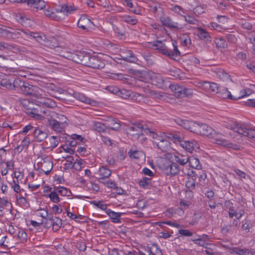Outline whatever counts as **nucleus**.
<instances>
[{
	"mask_svg": "<svg viewBox=\"0 0 255 255\" xmlns=\"http://www.w3.org/2000/svg\"><path fill=\"white\" fill-rule=\"evenodd\" d=\"M49 197L50 200L54 203H58L60 201V199L58 196V194L55 190L50 192L49 195Z\"/></svg>",
	"mask_w": 255,
	"mask_h": 255,
	"instance_id": "50",
	"label": "nucleus"
},
{
	"mask_svg": "<svg viewBox=\"0 0 255 255\" xmlns=\"http://www.w3.org/2000/svg\"><path fill=\"white\" fill-rule=\"evenodd\" d=\"M175 122L177 125L182 126L185 128L187 129H189V126L190 125V123H191L183 121L179 118L175 119Z\"/></svg>",
	"mask_w": 255,
	"mask_h": 255,
	"instance_id": "49",
	"label": "nucleus"
},
{
	"mask_svg": "<svg viewBox=\"0 0 255 255\" xmlns=\"http://www.w3.org/2000/svg\"><path fill=\"white\" fill-rule=\"evenodd\" d=\"M99 172L100 175L101 176V179L108 178L111 174L110 170L105 167L100 168Z\"/></svg>",
	"mask_w": 255,
	"mask_h": 255,
	"instance_id": "37",
	"label": "nucleus"
},
{
	"mask_svg": "<svg viewBox=\"0 0 255 255\" xmlns=\"http://www.w3.org/2000/svg\"><path fill=\"white\" fill-rule=\"evenodd\" d=\"M118 95L123 99H130L138 101H140V100L143 98V96L141 95L134 93L130 90L125 89H119Z\"/></svg>",
	"mask_w": 255,
	"mask_h": 255,
	"instance_id": "11",
	"label": "nucleus"
},
{
	"mask_svg": "<svg viewBox=\"0 0 255 255\" xmlns=\"http://www.w3.org/2000/svg\"><path fill=\"white\" fill-rule=\"evenodd\" d=\"M148 251H149L150 255H162L160 249L156 244H153L151 247L148 248Z\"/></svg>",
	"mask_w": 255,
	"mask_h": 255,
	"instance_id": "36",
	"label": "nucleus"
},
{
	"mask_svg": "<svg viewBox=\"0 0 255 255\" xmlns=\"http://www.w3.org/2000/svg\"><path fill=\"white\" fill-rule=\"evenodd\" d=\"M106 214L109 216L113 222L117 223L120 222L121 216L123 214V213L115 212L110 209L106 211Z\"/></svg>",
	"mask_w": 255,
	"mask_h": 255,
	"instance_id": "26",
	"label": "nucleus"
},
{
	"mask_svg": "<svg viewBox=\"0 0 255 255\" xmlns=\"http://www.w3.org/2000/svg\"><path fill=\"white\" fill-rule=\"evenodd\" d=\"M90 55L84 51H76L71 54L68 58L76 63L86 66Z\"/></svg>",
	"mask_w": 255,
	"mask_h": 255,
	"instance_id": "7",
	"label": "nucleus"
},
{
	"mask_svg": "<svg viewBox=\"0 0 255 255\" xmlns=\"http://www.w3.org/2000/svg\"><path fill=\"white\" fill-rule=\"evenodd\" d=\"M169 87L176 97H189L193 95L192 89H188L183 86L171 84Z\"/></svg>",
	"mask_w": 255,
	"mask_h": 255,
	"instance_id": "6",
	"label": "nucleus"
},
{
	"mask_svg": "<svg viewBox=\"0 0 255 255\" xmlns=\"http://www.w3.org/2000/svg\"><path fill=\"white\" fill-rule=\"evenodd\" d=\"M162 93L157 92L154 90H150L149 91V96L154 99H159L162 97Z\"/></svg>",
	"mask_w": 255,
	"mask_h": 255,
	"instance_id": "55",
	"label": "nucleus"
},
{
	"mask_svg": "<svg viewBox=\"0 0 255 255\" xmlns=\"http://www.w3.org/2000/svg\"><path fill=\"white\" fill-rule=\"evenodd\" d=\"M73 96L77 100L85 104H89L93 106H96L97 105V103L96 101L87 97L83 94L79 93H74Z\"/></svg>",
	"mask_w": 255,
	"mask_h": 255,
	"instance_id": "18",
	"label": "nucleus"
},
{
	"mask_svg": "<svg viewBox=\"0 0 255 255\" xmlns=\"http://www.w3.org/2000/svg\"><path fill=\"white\" fill-rule=\"evenodd\" d=\"M192 241L196 245L201 246L204 247L207 245L206 242L203 240V239L199 238L197 239L192 240Z\"/></svg>",
	"mask_w": 255,
	"mask_h": 255,
	"instance_id": "64",
	"label": "nucleus"
},
{
	"mask_svg": "<svg viewBox=\"0 0 255 255\" xmlns=\"http://www.w3.org/2000/svg\"><path fill=\"white\" fill-rule=\"evenodd\" d=\"M156 146L162 151H166L169 147V142L163 137L159 138L158 141H154Z\"/></svg>",
	"mask_w": 255,
	"mask_h": 255,
	"instance_id": "22",
	"label": "nucleus"
},
{
	"mask_svg": "<svg viewBox=\"0 0 255 255\" xmlns=\"http://www.w3.org/2000/svg\"><path fill=\"white\" fill-rule=\"evenodd\" d=\"M224 126L227 128L231 129L240 135L247 136L255 140V132L254 130L247 128L244 125L237 123L236 121H231L230 123H225Z\"/></svg>",
	"mask_w": 255,
	"mask_h": 255,
	"instance_id": "4",
	"label": "nucleus"
},
{
	"mask_svg": "<svg viewBox=\"0 0 255 255\" xmlns=\"http://www.w3.org/2000/svg\"><path fill=\"white\" fill-rule=\"evenodd\" d=\"M47 145H49V147L55 148L56 147L59 141L58 140V137L55 136H51L48 140L46 141Z\"/></svg>",
	"mask_w": 255,
	"mask_h": 255,
	"instance_id": "39",
	"label": "nucleus"
},
{
	"mask_svg": "<svg viewBox=\"0 0 255 255\" xmlns=\"http://www.w3.org/2000/svg\"><path fill=\"white\" fill-rule=\"evenodd\" d=\"M17 203L21 206L25 207L27 204L26 199L22 196L16 197Z\"/></svg>",
	"mask_w": 255,
	"mask_h": 255,
	"instance_id": "58",
	"label": "nucleus"
},
{
	"mask_svg": "<svg viewBox=\"0 0 255 255\" xmlns=\"http://www.w3.org/2000/svg\"><path fill=\"white\" fill-rule=\"evenodd\" d=\"M128 154L131 158L134 159H138L142 156V152L138 150H131L128 152Z\"/></svg>",
	"mask_w": 255,
	"mask_h": 255,
	"instance_id": "46",
	"label": "nucleus"
},
{
	"mask_svg": "<svg viewBox=\"0 0 255 255\" xmlns=\"http://www.w3.org/2000/svg\"><path fill=\"white\" fill-rule=\"evenodd\" d=\"M33 134L35 139L38 142L42 141L48 136L47 132L37 128L34 129Z\"/></svg>",
	"mask_w": 255,
	"mask_h": 255,
	"instance_id": "24",
	"label": "nucleus"
},
{
	"mask_svg": "<svg viewBox=\"0 0 255 255\" xmlns=\"http://www.w3.org/2000/svg\"><path fill=\"white\" fill-rule=\"evenodd\" d=\"M216 47L218 48L222 49L227 47V43L225 40L222 38H216L215 40Z\"/></svg>",
	"mask_w": 255,
	"mask_h": 255,
	"instance_id": "40",
	"label": "nucleus"
},
{
	"mask_svg": "<svg viewBox=\"0 0 255 255\" xmlns=\"http://www.w3.org/2000/svg\"><path fill=\"white\" fill-rule=\"evenodd\" d=\"M144 132L147 134H149V135L153 139H155V141H158L159 140V138H161L162 136L158 135L157 133L154 132L153 131H151L150 128H146L144 129Z\"/></svg>",
	"mask_w": 255,
	"mask_h": 255,
	"instance_id": "45",
	"label": "nucleus"
},
{
	"mask_svg": "<svg viewBox=\"0 0 255 255\" xmlns=\"http://www.w3.org/2000/svg\"><path fill=\"white\" fill-rule=\"evenodd\" d=\"M231 253L238 255H253L252 250L249 249H241L239 248H235L232 249Z\"/></svg>",
	"mask_w": 255,
	"mask_h": 255,
	"instance_id": "25",
	"label": "nucleus"
},
{
	"mask_svg": "<svg viewBox=\"0 0 255 255\" xmlns=\"http://www.w3.org/2000/svg\"><path fill=\"white\" fill-rule=\"evenodd\" d=\"M29 40L33 38L35 39L38 43L43 45L46 47L50 48H54L55 45L51 44V42L44 35H40L37 33L32 32L29 31Z\"/></svg>",
	"mask_w": 255,
	"mask_h": 255,
	"instance_id": "10",
	"label": "nucleus"
},
{
	"mask_svg": "<svg viewBox=\"0 0 255 255\" xmlns=\"http://www.w3.org/2000/svg\"><path fill=\"white\" fill-rule=\"evenodd\" d=\"M75 8L72 5H63L59 12H57V13H61L63 12L64 13H66L67 15L69 13H71L72 11L75 10Z\"/></svg>",
	"mask_w": 255,
	"mask_h": 255,
	"instance_id": "42",
	"label": "nucleus"
},
{
	"mask_svg": "<svg viewBox=\"0 0 255 255\" xmlns=\"http://www.w3.org/2000/svg\"><path fill=\"white\" fill-rule=\"evenodd\" d=\"M165 172L167 175H175L178 173L183 171H181L179 166L175 162H169L166 166Z\"/></svg>",
	"mask_w": 255,
	"mask_h": 255,
	"instance_id": "16",
	"label": "nucleus"
},
{
	"mask_svg": "<svg viewBox=\"0 0 255 255\" xmlns=\"http://www.w3.org/2000/svg\"><path fill=\"white\" fill-rule=\"evenodd\" d=\"M86 66L94 69H101L105 66V63L99 57L90 55Z\"/></svg>",
	"mask_w": 255,
	"mask_h": 255,
	"instance_id": "9",
	"label": "nucleus"
},
{
	"mask_svg": "<svg viewBox=\"0 0 255 255\" xmlns=\"http://www.w3.org/2000/svg\"><path fill=\"white\" fill-rule=\"evenodd\" d=\"M152 46L154 49L158 50L160 53L172 59H174L175 57L180 54V52L177 48V46L173 42L166 45L165 42L156 41L154 42Z\"/></svg>",
	"mask_w": 255,
	"mask_h": 255,
	"instance_id": "3",
	"label": "nucleus"
},
{
	"mask_svg": "<svg viewBox=\"0 0 255 255\" xmlns=\"http://www.w3.org/2000/svg\"><path fill=\"white\" fill-rule=\"evenodd\" d=\"M170 9L173 11H174L175 13L178 14H180L182 16L183 15L181 13V12H182L184 14H185V12L184 11L183 9L182 8L181 6L179 5H171V6L170 7Z\"/></svg>",
	"mask_w": 255,
	"mask_h": 255,
	"instance_id": "51",
	"label": "nucleus"
},
{
	"mask_svg": "<svg viewBox=\"0 0 255 255\" xmlns=\"http://www.w3.org/2000/svg\"><path fill=\"white\" fill-rule=\"evenodd\" d=\"M0 85L8 90H12L13 81L7 79H2L0 80Z\"/></svg>",
	"mask_w": 255,
	"mask_h": 255,
	"instance_id": "38",
	"label": "nucleus"
},
{
	"mask_svg": "<svg viewBox=\"0 0 255 255\" xmlns=\"http://www.w3.org/2000/svg\"><path fill=\"white\" fill-rule=\"evenodd\" d=\"M183 138V135L179 132H174L173 133V136H172V139L171 140L173 141L174 142L177 141L181 142Z\"/></svg>",
	"mask_w": 255,
	"mask_h": 255,
	"instance_id": "56",
	"label": "nucleus"
},
{
	"mask_svg": "<svg viewBox=\"0 0 255 255\" xmlns=\"http://www.w3.org/2000/svg\"><path fill=\"white\" fill-rule=\"evenodd\" d=\"M12 90H20L24 94L38 98L42 95V90L36 86L30 85L22 78H17L13 81Z\"/></svg>",
	"mask_w": 255,
	"mask_h": 255,
	"instance_id": "2",
	"label": "nucleus"
},
{
	"mask_svg": "<svg viewBox=\"0 0 255 255\" xmlns=\"http://www.w3.org/2000/svg\"><path fill=\"white\" fill-rule=\"evenodd\" d=\"M225 37L230 42L235 43L237 41V38L235 35L233 33L226 34Z\"/></svg>",
	"mask_w": 255,
	"mask_h": 255,
	"instance_id": "60",
	"label": "nucleus"
},
{
	"mask_svg": "<svg viewBox=\"0 0 255 255\" xmlns=\"http://www.w3.org/2000/svg\"><path fill=\"white\" fill-rule=\"evenodd\" d=\"M151 183V179L147 177L143 178L139 182V185L143 188H147Z\"/></svg>",
	"mask_w": 255,
	"mask_h": 255,
	"instance_id": "47",
	"label": "nucleus"
},
{
	"mask_svg": "<svg viewBox=\"0 0 255 255\" xmlns=\"http://www.w3.org/2000/svg\"><path fill=\"white\" fill-rule=\"evenodd\" d=\"M124 21L127 23L130 24L131 25L135 24L137 21V19L133 18L130 16H127L124 17Z\"/></svg>",
	"mask_w": 255,
	"mask_h": 255,
	"instance_id": "59",
	"label": "nucleus"
},
{
	"mask_svg": "<svg viewBox=\"0 0 255 255\" xmlns=\"http://www.w3.org/2000/svg\"><path fill=\"white\" fill-rule=\"evenodd\" d=\"M175 161L182 165L188 162L189 157L187 156L180 155L175 157Z\"/></svg>",
	"mask_w": 255,
	"mask_h": 255,
	"instance_id": "43",
	"label": "nucleus"
},
{
	"mask_svg": "<svg viewBox=\"0 0 255 255\" xmlns=\"http://www.w3.org/2000/svg\"><path fill=\"white\" fill-rule=\"evenodd\" d=\"M29 31L19 28H7L6 27L4 38L7 39L15 40L22 38L24 40H29Z\"/></svg>",
	"mask_w": 255,
	"mask_h": 255,
	"instance_id": "5",
	"label": "nucleus"
},
{
	"mask_svg": "<svg viewBox=\"0 0 255 255\" xmlns=\"http://www.w3.org/2000/svg\"><path fill=\"white\" fill-rule=\"evenodd\" d=\"M29 144V141L25 138L21 141V143L14 148V151L18 153L21 152L24 148H27Z\"/></svg>",
	"mask_w": 255,
	"mask_h": 255,
	"instance_id": "33",
	"label": "nucleus"
},
{
	"mask_svg": "<svg viewBox=\"0 0 255 255\" xmlns=\"http://www.w3.org/2000/svg\"><path fill=\"white\" fill-rule=\"evenodd\" d=\"M244 65L249 70L250 72L255 73V64L250 61H245Z\"/></svg>",
	"mask_w": 255,
	"mask_h": 255,
	"instance_id": "52",
	"label": "nucleus"
},
{
	"mask_svg": "<svg viewBox=\"0 0 255 255\" xmlns=\"http://www.w3.org/2000/svg\"><path fill=\"white\" fill-rule=\"evenodd\" d=\"M189 129L193 132L206 135L210 138L211 142L228 149L241 150L243 148L242 145L232 142L225 138L222 133L214 130L207 125L197 122H191Z\"/></svg>",
	"mask_w": 255,
	"mask_h": 255,
	"instance_id": "1",
	"label": "nucleus"
},
{
	"mask_svg": "<svg viewBox=\"0 0 255 255\" xmlns=\"http://www.w3.org/2000/svg\"><path fill=\"white\" fill-rule=\"evenodd\" d=\"M186 22L190 24L198 25L199 21L193 15L184 14L182 15Z\"/></svg>",
	"mask_w": 255,
	"mask_h": 255,
	"instance_id": "34",
	"label": "nucleus"
},
{
	"mask_svg": "<svg viewBox=\"0 0 255 255\" xmlns=\"http://www.w3.org/2000/svg\"><path fill=\"white\" fill-rule=\"evenodd\" d=\"M38 159L40 160L37 163V166L45 174H48L53 168V163L47 157H41Z\"/></svg>",
	"mask_w": 255,
	"mask_h": 255,
	"instance_id": "8",
	"label": "nucleus"
},
{
	"mask_svg": "<svg viewBox=\"0 0 255 255\" xmlns=\"http://www.w3.org/2000/svg\"><path fill=\"white\" fill-rule=\"evenodd\" d=\"M180 145L183 148L189 152H192L193 150L199 148V147L198 143L195 140L182 141L180 143Z\"/></svg>",
	"mask_w": 255,
	"mask_h": 255,
	"instance_id": "15",
	"label": "nucleus"
},
{
	"mask_svg": "<svg viewBox=\"0 0 255 255\" xmlns=\"http://www.w3.org/2000/svg\"><path fill=\"white\" fill-rule=\"evenodd\" d=\"M47 125L50 128L58 132L64 131L65 128V127L62 125V123H59L58 120L52 118L48 119Z\"/></svg>",
	"mask_w": 255,
	"mask_h": 255,
	"instance_id": "14",
	"label": "nucleus"
},
{
	"mask_svg": "<svg viewBox=\"0 0 255 255\" xmlns=\"http://www.w3.org/2000/svg\"><path fill=\"white\" fill-rule=\"evenodd\" d=\"M197 178H187L185 182V186L189 189L186 193H191V190L194 189Z\"/></svg>",
	"mask_w": 255,
	"mask_h": 255,
	"instance_id": "31",
	"label": "nucleus"
},
{
	"mask_svg": "<svg viewBox=\"0 0 255 255\" xmlns=\"http://www.w3.org/2000/svg\"><path fill=\"white\" fill-rule=\"evenodd\" d=\"M54 190L58 194H60L63 196H70L71 194L70 190H67L66 188L62 186L57 187L56 188H55Z\"/></svg>",
	"mask_w": 255,
	"mask_h": 255,
	"instance_id": "35",
	"label": "nucleus"
},
{
	"mask_svg": "<svg viewBox=\"0 0 255 255\" xmlns=\"http://www.w3.org/2000/svg\"><path fill=\"white\" fill-rule=\"evenodd\" d=\"M150 78L152 81V84L158 87H161L164 82L163 78L159 74L153 73L150 75Z\"/></svg>",
	"mask_w": 255,
	"mask_h": 255,
	"instance_id": "28",
	"label": "nucleus"
},
{
	"mask_svg": "<svg viewBox=\"0 0 255 255\" xmlns=\"http://www.w3.org/2000/svg\"><path fill=\"white\" fill-rule=\"evenodd\" d=\"M83 164L82 160L77 159L73 163L72 168H74L77 170H80L82 168V164Z\"/></svg>",
	"mask_w": 255,
	"mask_h": 255,
	"instance_id": "61",
	"label": "nucleus"
},
{
	"mask_svg": "<svg viewBox=\"0 0 255 255\" xmlns=\"http://www.w3.org/2000/svg\"><path fill=\"white\" fill-rule=\"evenodd\" d=\"M105 125L98 122H94V129L96 131L101 132L105 130Z\"/></svg>",
	"mask_w": 255,
	"mask_h": 255,
	"instance_id": "53",
	"label": "nucleus"
},
{
	"mask_svg": "<svg viewBox=\"0 0 255 255\" xmlns=\"http://www.w3.org/2000/svg\"><path fill=\"white\" fill-rule=\"evenodd\" d=\"M233 170L238 176L242 178L246 179L247 177H249L244 171L239 169L235 168Z\"/></svg>",
	"mask_w": 255,
	"mask_h": 255,
	"instance_id": "62",
	"label": "nucleus"
},
{
	"mask_svg": "<svg viewBox=\"0 0 255 255\" xmlns=\"http://www.w3.org/2000/svg\"><path fill=\"white\" fill-rule=\"evenodd\" d=\"M160 21L164 26L170 29H181V27L177 22H175L169 16H162L160 18Z\"/></svg>",
	"mask_w": 255,
	"mask_h": 255,
	"instance_id": "13",
	"label": "nucleus"
},
{
	"mask_svg": "<svg viewBox=\"0 0 255 255\" xmlns=\"http://www.w3.org/2000/svg\"><path fill=\"white\" fill-rule=\"evenodd\" d=\"M145 128L141 124L135 123L128 127L126 130L128 134L135 138L142 131L144 132Z\"/></svg>",
	"mask_w": 255,
	"mask_h": 255,
	"instance_id": "12",
	"label": "nucleus"
},
{
	"mask_svg": "<svg viewBox=\"0 0 255 255\" xmlns=\"http://www.w3.org/2000/svg\"><path fill=\"white\" fill-rule=\"evenodd\" d=\"M229 217L232 218L235 217L236 219L240 220L244 214V211L239 209V207L236 205L234 208L231 209L228 211Z\"/></svg>",
	"mask_w": 255,
	"mask_h": 255,
	"instance_id": "21",
	"label": "nucleus"
},
{
	"mask_svg": "<svg viewBox=\"0 0 255 255\" xmlns=\"http://www.w3.org/2000/svg\"><path fill=\"white\" fill-rule=\"evenodd\" d=\"M27 4L36 10L44 9L45 6V2L43 0H24Z\"/></svg>",
	"mask_w": 255,
	"mask_h": 255,
	"instance_id": "17",
	"label": "nucleus"
},
{
	"mask_svg": "<svg viewBox=\"0 0 255 255\" xmlns=\"http://www.w3.org/2000/svg\"><path fill=\"white\" fill-rule=\"evenodd\" d=\"M93 204L94 205H95L98 208H100V209L104 210L106 213V211L108 210L109 209L107 208V205L105 204H104L102 201H93Z\"/></svg>",
	"mask_w": 255,
	"mask_h": 255,
	"instance_id": "54",
	"label": "nucleus"
},
{
	"mask_svg": "<svg viewBox=\"0 0 255 255\" xmlns=\"http://www.w3.org/2000/svg\"><path fill=\"white\" fill-rule=\"evenodd\" d=\"M197 35L200 39L206 41L210 42L212 39L209 33L206 29L200 27H197Z\"/></svg>",
	"mask_w": 255,
	"mask_h": 255,
	"instance_id": "23",
	"label": "nucleus"
},
{
	"mask_svg": "<svg viewBox=\"0 0 255 255\" xmlns=\"http://www.w3.org/2000/svg\"><path fill=\"white\" fill-rule=\"evenodd\" d=\"M67 163L65 164V165L69 168H72V165L74 163V158L73 156L68 155L65 157Z\"/></svg>",
	"mask_w": 255,
	"mask_h": 255,
	"instance_id": "57",
	"label": "nucleus"
},
{
	"mask_svg": "<svg viewBox=\"0 0 255 255\" xmlns=\"http://www.w3.org/2000/svg\"><path fill=\"white\" fill-rule=\"evenodd\" d=\"M128 55L127 56L123 57V59L125 61L133 63L137 61V59L136 57L130 51H128Z\"/></svg>",
	"mask_w": 255,
	"mask_h": 255,
	"instance_id": "44",
	"label": "nucleus"
},
{
	"mask_svg": "<svg viewBox=\"0 0 255 255\" xmlns=\"http://www.w3.org/2000/svg\"><path fill=\"white\" fill-rule=\"evenodd\" d=\"M188 162L191 167L197 169H199L201 168V165L200 164L199 160L198 158L195 157H189Z\"/></svg>",
	"mask_w": 255,
	"mask_h": 255,
	"instance_id": "32",
	"label": "nucleus"
},
{
	"mask_svg": "<svg viewBox=\"0 0 255 255\" xmlns=\"http://www.w3.org/2000/svg\"><path fill=\"white\" fill-rule=\"evenodd\" d=\"M219 94L224 99H228L230 100H236L239 99V98L232 95L230 92H229L227 89H223L219 92Z\"/></svg>",
	"mask_w": 255,
	"mask_h": 255,
	"instance_id": "30",
	"label": "nucleus"
},
{
	"mask_svg": "<svg viewBox=\"0 0 255 255\" xmlns=\"http://www.w3.org/2000/svg\"><path fill=\"white\" fill-rule=\"evenodd\" d=\"M17 237L21 241H24L27 239V234L23 230H21L18 232Z\"/></svg>",
	"mask_w": 255,
	"mask_h": 255,
	"instance_id": "63",
	"label": "nucleus"
},
{
	"mask_svg": "<svg viewBox=\"0 0 255 255\" xmlns=\"http://www.w3.org/2000/svg\"><path fill=\"white\" fill-rule=\"evenodd\" d=\"M78 26L83 29L88 30L93 25V22L86 16H82L78 20Z\"/></svg>",
	"mask_w": 255,
	"mask_h": 255,
	"instance_id": "19",
	"label": "nucleus"
},
{
	"mask_svg": "<svg viewBox=\"0 0 255 255\" xmlns=\"http://www.w3.org/2000/svg\"><path fill=\"white\" fill-rule=\"evenodd\" d=\"M41 96L38 98H40V103L48 108H53L56 107V103L53 99L41 97Z\"/></svg>",
	"mask_w": 255,
	"mask_h": 255,
	"instance_id": "27",
	"label": "nucleus"
},
{
	"mask_svg": "<svg viewBox=\"0 0 255 255\" xmlns=\"http://www.w3.org/2000/svg\"><path fill=\"white\" fill-rule=\"evenodd\" d=\"M62 224V220L59 218L55 217L51 224V225H52L53 230L55 231H57L61 228Z\"/></svg>",
	"mask_w": 255,
	"mask_h": 255,
	"instance_id": "41",
	"label": "nucleus"
},
{
	"mask_svg": "<svg viewBox=\"0 0 255 255\" xmlns=\"http://www.w3.org/2000/svg\"><path fill=\"white\" fill-rule=\"evenodd\" d=\"M16 20L22 25H24L25 24V21L28 20L29 19L24 14L19 13L16 15Z\"/></svg>",
	"mask_w": 255,
	"mask_h": 255,
	"instance_id": "48",
	"label": "nucleus"
},
{
	"mask_svg": "<svg viewBox=\"0 0 255 255\" xmlns=\"http://www.w3.org/2000/svg\"><path fill=\"white\" fill-rule=\"evenodd\" d=\"M200 87L203 90L211 93L216 92L218 90L217 84L215 83L204 81L200 83Z\"/></svg>",
	"mask_w": 255,
	"mask_h": 255,
	"instance_id": "20",
	"label": "nucleus"
},
{
	"mask_svg": "<svg viewBox=\"0 0 255 255\" xmlns=\"http://www.w3.org/2000/svg\"><path fill=\"white\" fill-rule=\"evenodd\" d=\"M217 76L223 81H227L230 79V76L226 73L223 69L221 68H216L214 71Z\"/></svg>",
	"mask_w": 255,
	"mask_h": 255,
	"instance_id": "29",
	"label": "nucleus"
}]
</instances>
